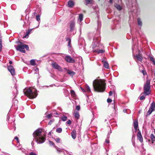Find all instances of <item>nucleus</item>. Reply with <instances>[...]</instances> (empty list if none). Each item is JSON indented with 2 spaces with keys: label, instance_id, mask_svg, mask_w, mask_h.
I'll list each match as a JSON object with an SVG mask.
<instances>
[{
  "label": "nucleus",
  "instance_id": "nucleus-21",
  "mask_svg": "<svg viewBox=\"0 0 155 155\" xmlns=\"http://www.w3.org/2000/svg\"><path fill=\"white\" fill-rule=\"evenodd\" d=\"M32 30H28V31L26 32L25 36L23 37V38H28V37L29 35L30 32H31Z\"/></svg>",
  "mask_w": 155,
  "mask_h": 155
},
{
  "label": "nucleus",
  "instance_id": "nucleus-6",
  "mask_svg": "<svg viewBox=\"0 0 155 155\" xmlns=\"http://www.w3.org/2000/svg\"><path fill=\"white\" fill-rule=\"evenodd\" d=\"M155 107V103L153 102L150 104V107L147 112V114L148 115H150L152 112L154 110Z\"/></svg>",
  "mask_w": 155,
  "mask_h": 155
},
{
  "label": "nucleus",
  "instance_id": "nucleus-25",
  "mask_svg": "<svg viewBox=\"0 0 155 155\" xmlns=\"http://www.w3.org/2000/svg\"><path fill=\"white\" fill-rule=\"evenodd\" d=\"M83 15L82 14H79L78 21L80 22H81L83 19Z\"/></svg>",
  "mask_w": 155,
  "mask_h": 155
},
{
  "label": "nucleus",
  "instance_id": "nucleus-46",
  "mask_svg": "<svg viewBox=\"0 0 155 155\" xmlns=\"http://www.w3.org/2000/svg\"><path fill=\"white\" fill-rule=\"evenodd\" d=\"M141 72L144 75H145V74H147L146 71L144 70H142L141 71Z\"/></svg>",
  "mask_w": 155,
  "mask_h": 155
},
{
  "label": "nucleus",
  "instance_id": "nucleus-44",
  "mask_svg": "<svg viewBox=\"0 0 155 155\" xmlns=\"http://www.w3.org/2000/svg\"><path fill=\"white\" fill-rule=\"evenodd\" d=\"M14 140H16L17 142V143H19V140H18V137H15V138H14Z\"/></svg>",
  "mask_w": 155,
  "mask_h": 155
},
{
  "label": "nucleus",
  "instance_id": "nucleus-42",
  "mask_svg": "<svg viewBox=\"0 0 155 155\" xmlns=\"http://www.w3.org/2000/svg\"><path fill=\"white\" fill-rule=\"evenodd\" d=\"M52 117V114H48L47 116V117L48 118H49V119L51 118Z\"/></svg>",
  "mask_w": 155,
  "mask_h": 155
},
{
  "label": "nucleus",
  "instance_id": "nucleus-59",
  "mask_svg": "<svg viewBox=\"0 0 155 155\" xmlns=\"http://www.w3.org/2000/svg\"><path fill=\"white\" fill-rule=\"evenodd\" d=\"M35 71L37 72V71H38V68H37L35 69Z\"/></svg>",
  "mask_w": 155,
  "mask_h": 155
},
{
  "label": "nucleus",
  "instance_id": "nucleus-7",
  "mask_svg": "<svg viewBox=\"0 0 155 155\" xmlns=\"http://www.w3.org/2000/svg\"><path fill=\"white\" fill-rule=\"evenodd\" d=\"M52 67L55 69H57L60 71H62V69L61 67L56 62H54L52 63Z\"/></svg>",
  "mask_w": 155,
  "mask_h": 155
},
{
  "label": "nucleus",
  "instance_id": "nucleus-4",
  "mask_svg": "<svg viewBox=\"0 0 155 155\" xmlns=\"http://www.w3.org/2000/svg\"><path fill=\"white\" fill-rule=\"evenodd\" d=\"M150 86V80L147 79L146 83L144 84L143 94L144 95H149L151 93Z\"/></svg>",
  "mask_w": 155,
  "mask_h": 155
},
{
  "label": "nucleus",
  "instance_id": "nucleus-39",
  "mask_svg": "<svg viewBox=\"0 0 155 155\" xmlns=\"http://www.w3.org/2000/svg\"><path fill=\"white\" fill-rule=\"evenodd\" d=\"M145 99V97L144 95H142L140 97V100H144Z\"/></svg>",
  "mask_w": 155,
  "mask_h": 155
},
{
  "label": "nucleus",
  "instance_id": "nucleus-63",
  "mask_svg": "<svg viewBox=\"0 0 155 155\" xmlns=\"http://www.w3.org/2000/svg\"><path fill=\"white\" fill-rule=\"evenodd\" d=\"M154 133H155V129L154 130Z\"/></svg>",
  "mask_w": 155,
  "mask_h": 155
},
{
  "label": "nucleus",
  "instance_id": "nucleus-52",
  "mask_svg": "<svg viewBox=\"0 0 155 155\" xmlns=\"http://www.w3.org/2000/svg\"><path fill=\"white\" fill-rule=\"evenodd\" d=\"M2 37L1 36H0V43H2Z\"/></svg>",
  "mask_w": 155,
  "mask_h": 155
},
{
  "label": "nucleus",
  "instance_id": "nucleus-40",
  "mask_svg": "<svg viewBox=\"0 0 155 155\" xmlns=\"http://www.w3.org/2000/svg\"><path fill=\"white\" fill-rule=\"evenodd\" d=\"M86 91L87 92H90L91 91L90 89L88 86H87L86 88Z\"/></svg>",
  "mask_w": 155,
  "mask_h": 155
},
{
  "label": "nucleus",
  "instance_id": "nucleus-14",
  "mask_svg": "<svg viewBox=\"0 0 155 155\" xmlns=\"http://www.w3.org/2000/svg\"><path fill=\"white\" fill-rule=\"evenodd\" d=\"M134 126L135 131H136L137 130L138 127V122L137 120H135L134 122Z\"/></svg>",
  "mask_w": 155,
  "mask_h": 155
},
{
  "label": "nucleus",
  "instance_id": "nucleus-64",
  "mask_svg": "<svg viewBox=\"0 0 155 155\" xmlns=\"http://www.w3.org/2000/svg\"><path fill=\"white\" fill-rule=\"evenodd\" d=\"M13 6H14V5H12V7Z\"/></svg>",
  "mask_w": 155,
  "mask_h": 155
},
{
  "label": "nucleus",
  "instance_id": "nucleus-23",
  "mask_svg": "<svg viewBox=\"0 0 155 155\" xmlns=\"http://www.w3.org/2000/svg\"><path fill=\"white\" fill-rule=\"evenodd\" d=\"M114 6L115 8L118 10L120 11L122 9V7L119 5L117 4H115Z\"/></svg>",
  "mask_w": 155,
  "mask_h": 155
},
{
  "label": "nucleus",
  "instance_id": "nucleus-2",
  "mask_svg": "<svg viewBox=\"0 0 155 155\" xmlns=\"http://www.w3.org/2000/svg\"><path fill=\"white\" fill-rule=\"evenodd\" d=\"M105 84L102 81L94 80L93 85L95 91L98 92H103L105 89Z\"/></svg>",
  "mask_w": 155,
  "mask_h": 155
},
{
  "label": "nucleus",
  "instance_id": "nucleus-58",
  "mask_svg": "<svg viewBox=\"0 0 155 155\" xmlns=\"http://www.w3.org/2000/svg\"><path fill=\"white\" fill-rule=\"evenodd\" d=\"M9 63L10 64H12V61H9Z\"/></svg>",
  "mask_w": 155,
  "mask_h": 155
},
{
  "label": "nucleus",
  "instance_id": "nucleus-48",
  "mask_svg": "<svg viewBox=\"0 0 155 155\" xmlns=\"http://www.w3.org/2000/svg\"><path fill=\"white\" fill-rule=\"evenodd\" d=\"M29 155H37L36 154L33 152H31L29 153Z\"/></svg>",
  "mask_w": 155,
  "mask_h": 155
},
{
  "label": "nucleus",
  "instance_id": "nucleus-32",
  "mask_svg": "<svg viewBox=\"0 0 155 155\" xmlns=\"http://www.w3.org/2000/svg\"><path fill=\"white\" fill-rule=\"evenodd\" d=\"M54 140L58 143H60L61 141V139L60 138L58 137H57L54 139Z\"/></svg>",
  "mask_w": 155,
  "mask_h": 155
},
{
  "label": "nucleus",
  "instance_id": "nucleus-36",
  "mask_svg": "<svg viewBox=\"0 0 155 155\" xmlns=\"http://www.w3.org/2000/svg\"><path fill=\"white\" fill-rule=\"evenodd\" d=\"M49 144L51 146H53L54 147H55V146H55L54 144V143L52 141H49Z\"/></svg>",
  "mask_w": 155,
  "mask_h": 155
},
{
  "label": "nucleus",
  "instance_id": "nucleus-35",
  "mask_svg": "<svg viewBox=\"0 0 155 155\" xmlns=\"http://www.w3.org/2000/svg\"><path fill=\"white\" fill-rule=\"evenodd\" d=\"M68 74L72 75H73L75 74V73L74 71H70L68 72Z\"/></svg>",
  "mask_w": 155,
  "mask_h": 155
},
{
  "label": "nucleus",
  "instance_id": "nucleus-47",
  "mask_svg": "<svg viewBox=\"0 0 155 155\" xmlns=\"http://www.w3.org/2000/svg\"><path fill=\"white\" fill-rule=\"evenodd\" d=\"M80 106H77L76 107V109L78 110H80Z\"/></svg>",
  "mask_w": 155,
  "mask_h": 155
},
{
  "label": "nucleus",
  "instance_id": "nucleus-30",
  "mask_svg": "<svg viewBox=\"0 0 155 155\" xmlns=\"http://www.w3.org/2000/svg\"><path fill=\"white\" fill-rule=\"evenodd\" d=\"M55 148L56 150L58 152H60L62 151V149L58 148V147L56 146H55Z\"/></svg>",
  "mask_w": 155,
  "mask_h": 155
},
{
  "label": "nucleus",
  "instance_id": "nucleus-15",
  "mask_svg": "<svg viewBox=\"0 0 155 155\" xmlns=\"http://www.w3.org/2000/svg\"><path fill=\"white\" fill-rule=\"evenodd\" d=\"M74 5V2L71 0H69L68 2V6L70 8H72Z\"/></svg>",
  "mask_w": 155,
  "mask_h": 155
},
{
  "label": "nucleus",
  "instance_id": "nucleus-24",
  "mask_svg": "<svg viewBox=\"0 0 155 155\" xmlns=\"http://www.w3.org/2000/svg\"><path fill=\"white\" fill-rule=\"evenodd\" d=\"M74 116L76 119H78L80 117L79 114L78 112H76L74 113Z\"/></svg>",
  "mask_w": 155,
  "mask_h": 155
},
{
  "label": "nucleus",
  "instance_id": "nucleus-17",
  "mask_svg": "<svg viewBox=\"0 0 155 155\" xmlns=\"http://www.w3.org/2000/svg\"><path fill=\"white\" fill-rule=\"evenodd\" d=\"M65 39L66 41H68V47L69 48L71 47V38L69 37H67L65 38Z\"/></svg>",
  "mask_w": 155,
  "mask_h": 155
},
{
  "label": "nucleus",
  "instance_id": "nucleus-61",
  "mask_svg": "<svg viewBox=\"0 0 155 155\" xmlns=\"http://www.w3.org/2000/svg\"><path fill=\"white\" fill-rule=\"evenodd\" d=\"M81 89H82V91L83 92H84V91H85V90H84V89H83V88H81Z\"/></svg>",
  "mask_w": 155,
  "mask_h": 155
},
{
  "label": "nucleus",
  "instance_id": "nucleus-55",
  "mask_svg": "<svg viewBox=\"0 0 155 155\" xmlns=\"http://www.w3.org/2000/svg\"><path fill=\"white\" fill-rule=\"evenodd\" d=\"M106 142L107 143H109V141L108 140H106Z\"/></svg>",
  "mask_w": 155,
  "mask_h": 155
},
{
  "label": "nucleus",
  "instance_id": "nucleus-3",
  "mask_svg": "<svg viewBox=\"0 0 155 155\" xmlns=\"http://www.w3.org/2000/svg\"><path fill=\"white\" fill-rule=\"evenodd\" d=\"M25 94L31 99L35 98L37 95V90L35 88H27L25 92Z\"/></svg>",
  "mask_w": 155,
  "mask_h": 155
},
{
  "label": "nucleus",
  "instance_id": "nucleus-45",
  "mask_svg": "<svg viewBox=\"0 0 155 155\" xmlns=\"http://www.w3.org/2000/svg\"><path fill=\"white\" fill-rule=\"evenodd\" d=\"M112 100L109 98H108L107 100V101L108 103H111L112 102Z\"/></svg>",
  "mask_w": 155,
  "mask_h": 155
},
{
  "label": "nucleus",
  "instance_id": "nucleus-38",
  "mask_svg": "<svg viewBox=\"0 0 155 155\" xmlns=\"http://www.w3.org/2000/svg\"><path fill=\"white\" fill-rule=\"evenodd\" d=\"M66 124H71V121L70 120H68L66 123Z\"/></svg>",
  "mask_w": 155,
  "mask_h": 155
},
{
  "label": "nucleus",
  "instance_id": "nucleus-22",
  "mask_svg": "<svg viewBox=\"0 0 155 155\" xmlns=\"http://www.w3.org/2000/svg\"><path fill=\"white\" fill-rule=\"evenodd\" d=\"M93 52H97L98 54H99L100 53H103L104 52V51L103 50L96 49L95 50H93Z\"/></svg>",
  "mask_w": 155,
  "mask_h": 155
},
{
  "label": "nucleus",
  "instance_id": "nucleus-53",
  "mask_svg": "<svg viewBox=\"0 0 155 155\" xmlns=\"http://www.w3.org/2000/svg\"><path fill=\"white\" fill-rule=\"evenodd\" d=\"M0 155H10L8 154V153H3V154H1Z\"/></svg>",
  "mask_w": 155,
  "mask_h": 155
},
{
  "label": "nucleus",
  "instance_id": "nucleus-12",
  "mask_svg": "<svg viewBox=\"0 0 155 155\" xmlns=\"http://www.w3.org/2000/svg\"><path fill=\"white\" fill-rule=\"evenodd\" d=\"M137 137L138 139L139 140V141L141 143L143 141V137L140 131H139L137 133Z\"/></svg>",
  "mask_w": 155,
  "mask_h": 155
},
{
  "label": "nucleus",
  "instance_id": "nucleus-33",
  "mask_svg": "<svg viewBox=\"0 0 155 155\" xmlns=\"http://www.w3.org/2000/svg\"><path fill=\"white\" fill-rule=\"evenodd\" d=\"M62 131V129L61 127H59L56 129V132L58 133H60Z\"/></svg>",
  "mask_w": 155,
  "mask_h": 155
},
{
  "label": "nucleus",
  "instance_id": "nucleus-20",
  "mask_svg": "<svg viewBox=\"0 0 155 155\" xmlns=\"http://www.w3.org/2000/svg\"><path fill=\"white\" fill-rule=\"evenodd\" d=\"M72 97L74 99H75L76 98V95L74 91L73 90H71L70 91Z\"/></svg>",
  "mask_w": 155,
  "mask_h": 155
},
{
  "label": "nucleus",
  "instance_id": "nucleus-50",
  "mask_svg": "<svg viewBox=\"0 0 155 155\" xmlns=\"http://www.w3.org/2000/svg\"><path fill=\"white\" fill-rule=\"evenodd\" d=\"M59 115V114L57 112L54 113V115L55 117H57L56 115Z\"/></svg>",
  "mask_w": 155,
  "mask_h": 155
},
{
  "label": "nucleus",
  "instance_id": "nucleus-28",
  "mask_svg": "<svg viewBox=\"0 0 155 155\" xmlns=\"http://www.w3.org/2000/svg\"><path fill=\"white\" fill-rule=\"evenodd\" d=\"M137 22L138 25L141 27L142 25V23L141 19L140 18H137Z\"/></svg>",
  "mask_w": 155,
  "mask_h": 155
},
{
  "label": "nucleus",
  "instance_id": "nucleus-27",
  "mask_svg": "<svg viewBox=\"0 0 155 155\" xmlns=\"http://www.w3.org/2000/svg\"><path fill=\"white\" fill-rule=\"evenodd\" d=\"M98 18V21H97V25H98V29H99L101 28V21L99 20V16H98L97 17Z\"/></svg>",
  "mask_w": 155,
  "mask_h": 155
},
{
  "label": "nucleus",
  "instance_id": "nucleus-10",
  "mask_svg": "<svg viewBox=\"0 0 155 155\" xmlns=\"http://www.w3.org/2000/svg\"><path fill=\"white\" fill-rule=\"evenodd\" d=\"M65 60L67 62L69 63H73L75 62V60L73 58H72L70 56H67L65 58Z\"/></svg>",
  "mask_w": 155,
  "mask_h": 155
},
{
  "label": "nucleus",
  "instance_id": "nucleus-26",
  "mask_svg": "<svg viewBox=\"0 0 155 155\" xmlns=\"http://www.w3.org/2000/svg\"><path fill=\"white\" fill-rule=\"evenodd\" d=\"M150 138L152 140V143L155 141V137L153 134H151L150 135Z\"/></svg>",
  "mask_w": 155,
  "mask_h": 155
},
{
  "label": "nucleus",
  "instance_id": "nucleus-5",
  "mask_svg": "<svg viewBox=\"0 0 155 155\" xmlns=\"http://www.w3.org/2000/svg\"><path fill=\"white\" fill-rule=\"evenodd\" d=\"M18 43L20 44L18 45L15 47L16 50L21 52L25 53V50L24 44L20 42H19Z\"/></svg>",
  "mask_w": 155,
  "mask_h": 155
},
{
  "label": "nucleus",
  "instance_id": "nucleus-11",
  "mask_svg": "<svg viewBox=\"0 0 155 155\" xmlns=\"http://www.w3.org/2000/svg\"><path fill=\"white\" fill-rule=\"evenodd\" d=\"M134 57L136 58L137 60L140 61H141L143 60V58L142 55L140 53H139L137 54H136L134 55Z\"/></svg>",
  "mask_w": 155,
  "mask_h": 155
},
{
  "label": "nucleus",
  "instance_id": "nucleus-60",
  "mask_svg": "<svg viewBox=\"0 0 155 155\" xmlns=\"http://www.w3.org/2000/svg\"><path fill=\"white\" fill-rule=\"evenodd\" d=\"M73 30H72V29L70 30V31H69V32H72L73 31Z\"/></svg>",
  "mask_w": 155,
  "mask_h": 155
},
{
  "label": "nucleus",
  "instance_id": "nucleus-29",
  "mask_svg": "<svg viewBox=\"0 0 155 155\" xmlns=\"http://www.w3.org/2000/svg\"><path fill=\"white\" fill-rule=\"evenodd\" d=\"M30 62L31 65L35 66L36 65V64L35 63V60L34 59L31 60L30 61Z\"/></svg>",
  "mask_w": 155,
  "mask_h": 155
},
{
  "label": "nucleus",
  "instance_id": "nucleus-34",
  "mask_svg": "<svg viewBox=\"0 0 155 155\" xmlns=\"http://www.w3.org/2000/svg\"><path fill=\"white\" fill-rule=\"evenodd\" d=\"M61 119L63 121H65L67 120V117L66 116H64L61 117Z\"/></svg>",
  "mask_w": 155,
  "mask_h": 155
},
{
  "label": "nucleus",
  "instance_id": "nucleus-31",
  "mask_svg": "<svg viewBox=\"0 0 155 155\" xmlns=\"http://www.w3.org/2000/svg\"><path fill=\"white\" fill-rule=\"evenodd\" d=\"M92 0H85V4L87 5L89 4H91Z\"/></svg>",
  "mask_w": 155,
  "mask_h": 155
},
{
  "label": "nucleus",
  "instance_id": "nucleus-57",
  "mask_svg": "<svg viewBox=\"0 0 155 155\" xmlns=\"http://www.w3.org/2000/svg\"><path fill=\"white\" fill-rule=\"evenodd\" d=\"M109 2L110 3H113V0H109Z\"/></svg>",
  "mask_w": 155,
  "mask_h": 155
},
{
  "label": "nucleus",
  "instance_id": "nucleus-49",
  "mask_svg": "<svg viewBox=\"0 0 155 155\" xmlns=\"http://www.w3.org/2000/svg\"><path fill=\"white\" fill-rule=\"evenodd\" d=\"M2 43H0V52L2 50Z\"/></svg>",
  "mask_w": 155,
  "mask_h": 155
},
{
  "label": "nucleus",
  "instance_id": "nucleus-62",
  "mask_svg": "<svg viewBox=\"0 0 155 155\" xmlns=\"http://www.w3.org/2000/svg\"><path fill=\"white\" fill-rule=\"evenodd\" d=\"M134 1L136 2V0H134Z\"/></svg>",
  "mask_w": 155,
  "mask_h": 155
},
{
  "label": "nucleus",
  "instance_id": "nucleus-1",
  "mask_svg": "<svg viewBox=\"0 0 155 155\" xmlns=\"http://www.w3.org/2000/svg\"><path fill=\"white\" fill-rule=\"evenodd\" d=\"M34 139L38 143H43L45 140L46 134L42 132L41 130L37 129L33 133Z\"/></svg>",
  "mask_w": 155,
  "mask_h": 155
},
{
  "label": "nucleus",
  "instance_id": "nucleus-41",
  "mask_svg": "<svg viewBox=\"0 0 155 155\" xmlns=\"http://www.w3.org/2000/svg\"><path fill=\"white\" fill-rule=\"evenodd\" d=\"M54 121V120L53 119L51 120L48 122V124L49 125H51L52 124V123Z\"/></svg>",
  "mask_w": 155,
  "mask_h": 155
},
{
  "label": "nucleus",
  "instance_id": "nucleus-19",
  "mask_svg": "<svg viewBox=\"0 0 155 155\" xmlns=\"http://www.w3.org/2000/svg\"><path fill=\"white\" fill-rule=\"evenodd\" d=\"M102 62H103L104 64V66L105 68L107 69H109V64L107 62L104 60H103Z\"/></svg>",
  "mask_w": 155,
  "mask_h": 155
},
{
  "label": "nucleus",
  "instance_id": "nucleus-8",
  "mask_svg": "<svg viewBox=\"0 0 155 155\" xmlns=\"http://www.w3.org/2000/svg\"><path fill=\"white\" fill-rule=\"evenodd\" d=\"M94 42L92 43V49L93 51L95 50V48L97 46V44H98L99 42V40H98L97 38H94L93 39Z\"/></svg>",
  "mask_w": 155,
  "mask_h": 155
},
{
  "label": "nucleus",
  "instance_id": "nucleus-16",
  "mask_svg": "<svg viewBox=\"0 0 155 155\" xmlns=\"http://www.w3.org/2000/svg\"><path fill=\"white\" fill-rule=\"evenodd\" d=\"M75 21L73 20L70 21V29H73L75 26Z\"/></svg>",
  "mask_w": 155,
  "mask_h": 155
},
{
  "label": "nucleus",
  "instance_id": "nucleus-51",
  "mask_svg": "<svg viewBox=\"0 0 155 155\" xmlns=\"http://www.w3.org/2000/svg\"><path fill=\"white\" fill-rule=\"evenodd\" d=\"M112 91H110L109 93V95L110 96H111L112 95Z\"/></svg>",
  "mask_w": 155,
  "mask_h": 155
},
{
  "label": "nucleus",
  "instance_id": "nucleus-9",
  "mask_svg": "<svg viewBox=\"0 0 155 155\" xmlns=\"http://www.w3.org/2000/svg\"><path fill=\"white\" fill-rule=\"evenodd\" d=\"M8 69L12 75L13 76L15 75V69L12 66L10 65L8 66Z\"/></svg>",
  "mask_w": 155,
  "mask_h": 155
},
{
  "label": "nucleus",
  "instance_id": "nucleus-18",
  "mask_svg": "<svg viewBox=\"0 0 155 155\" xmlns=\"http://www.w3.org/2000/svg\"><path fill=\"white\" fill-rule=\"evenodd\" d=\"M76 132L75 130H73L71 133V136L72 138L74 139H75L76 136Z\"/></svg>",
  "mask_w": 155,
  "mask_h": 155
},
{
  "label": "nucleus",
  "instance_id": "nucleus-43",
  "mask_svg": "<svg viewBox=\"0 0 155 155\" xmlns=\"http://www.w3.org/2000/svg\"><path fill=\"white\" fill-rule=\"evenodd\" d=\"M36 20L38 21H39L40 20V16L39 15L36 16Z\"/></svg>",
  "mask_w": 155,
  "mask_h": 155
},
{
  "label": "nucleus",
  "instance_id": "nucleus-56",
  "mask_svg": "<svg viewBox=\"0 0 155 155\" xmlns=\"http://www.w3.org/2000/svg\"><path fill=\"white\" fill-rule=\"evenodd\" d=\"M127 111V109H124L123 110V112H124V113H126V111Z\"/></svg>",
  "mask_w": 155,
  "mask_h": 155
},
{
  "label": "nucleus",
  "instance_id": "nucleus-37",
  "mask_svg": "<svg viewBox=\"0 0 155 155\" xmlns=\"http://www.w3.org/2000/svg\"><path fill=\"white\" fill-rule=\"evenodd\" d=\"M25 48L27 51H29V48L28 45L24 44Z\"/></svg>",
  "mask_w": 155,
  "mask_h": 155
},
{
  "label": "nucleus",
  "instance_id": "nucleus-13",
  "mask_svg": "<svg viewBox=\"0 0 155 155\" xmlns=\"http://www.w3.org/2000/svg\"><path fill=\"white\" fill-rule=\"evenodd\" d=\"M132 8V12L135 14L137 13L138 12V8L136 3L135 4V6L134 7H133Z\"/></svg>",
  "mask_w": 155,
  "mask_h": 155
},
{
  "label": "nucleus",
  "instance_id": "nucleus-54",
  "mask_svg": "<svg viewBox=\"0 0 155 155\" xmlns=\"http://www.w3.org/2000/svg\"><path fill=\"white\" fill-rule=\"evenodd\" d=\"M31 144L32 145V147H33V146H34V142H33V141H32L31 142Z\"/></svg>",
  "mask_w": 155,
  "mask_h": 155
}]
</instances>
